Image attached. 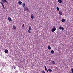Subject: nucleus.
Segmentation results:
<instances>
[{"label":"nucleus","mask_w":73,"mask_h":73,"mask_svg":"<svg viewBox=\"0 0 73 73\" xmlns=\"http://www.w3.org/2000/svg\"><path fill=\"white\" fill-rule=\"evenodd\" d=\"M16 68V67H14V69H15Z\"/></svg>","instance_id":"nucleus-31"},{"label":"nucleus","mask_w":73,"mask_h":73,"mask_svg":"<svg viewBox=\"0 0 73 73\" xmlns=\"http://www.w3.org/2000/svg\"><path fill=\"white\" fill-rule=\"evenodd\" d=\"M18 4L19 5H21V4H22V2L21 1H19L18 2Z\"/></svg>","instance_id":"nucleus-10"},{"label":"nucleus","mask_w":73,"mask_h":73,"mask_svg":"<svg viewBox=\"0 0 73 73\" xmlns=\"http://www.w3.org/2000/svg\"><path fill=\"white\" fill-rule=\"evenodd\" d=\"M59 29L60 30L61 29V26H60V27H59Z\"/></svg>","instance_id":"nucleus-24"},{"label":"nucleus","mask_w":73,"mask_h":73,"mask_svg":"<svg viewBox=\"0 0 73 73\" xmlns=\"http://www.w3.org/2000/svg\"><path fill=\"white\" fill-rule=\"evenodd\" d=\"M25 27V26H24V25L23 24V25L22 26V28H24Z\"/></svg>","instance_id":"nucleus-23"},{"label":"nucleus","mask_w":73,"mask_h":73,"mask_svg":"<svg viewBox=\"0 0 73 73\" xmlns=\"http://www.w3.org/2000/svg\"><path fill=\"white\" fill-rule=\"evenodd\" d=\"M31 30L30 29H29L28 31V32H29V33H31Z\"/></svg>","instance_id":"nucleus-18"},{"label":"nucleus","mask_w":73,"mask_h":73,"mask_svg":"<svg viewBox=\"0 0 73 73\" xmlns=\"http://www.w3.org/2000/svg\"><path fill=\"white\" fill-rule=\"evenodd\" d=\"M3 9H5V7H3Z\"/></svg>","instance_id":"nucleus-30"},{"label":"nucleus","mask_w":73,"mask_h":73,"mask_svg":"<svg viewBox=\"0 0 73 73\" xmlns=\"http://www.w3.org/2000/svg\"><path fill=\"white\" fill-rule=\"evenodd\" d=\"M48 47L49 50H50L51 49V47L50 46H48Z\"/></svg>","instance_id":"nucleus-8"},{"label":"nucleus","mask_w":73,"mask_h":73,"mask_svg":"<svg viewBox=\"0 0 73 73\" xmlns=\"http://www.w3.org/2000/svg\"><path fill=\"white\" fill-rule=\"evenodd\" d=\"M24 9L26 11H27V12H28V11H29V9L28 8H27V7H25Z\"/></svg>","instance_id":"nucleus-2"},{"label":"nucleus","mask_w":73,"mask_h":73,"mask_svg":"<svg viewBox=\"0 0 73 73\" xmlns=\"http://www.w3.org/2000/svg\"><path fill=\"white\" fill-rule=\"evenodd\" d=\"M61 29L62 31H64V30H65V29L64 27H61Z\"/></svg>","instance_id":"nucleus-17"},{"label":"nucleus","mask_w":73,"mask_h":73,"mask_svg":"<svg viewBox=\"0 0 73 73\" xmlns=\"http://www.w3.org/2000/svg\"><path fill=\"white\" fill-rule=\"evenodd\" d=\"M48 70L49 72H50L52 71V69H50V68H49L48 69Z\"/></svg>","instance_id":"nucleus-16"},{"label":"nucleus","mask_w":73,"mask_h":73,"mask_svg":"<svg viewBox=\"0 0 73 73\" xmlns=\"http://www.w3.org/2000/svg\"><path fill=\"white\" fill-rule=\"evenodd\" d=\"M0 3H1V4L2 5V6L4 5H3V3L1 2H0Z\"/></svg>","instance_id":"nucleus-21"},{"label":"nucleus","mask_w":73,"mask_h":73,"mask_svg":"<svg viewBox=\"0 0 73 73\" xmlns=\"http://www.w3.org/2000/svg\"><path fill=\"white\" fill-rule=\"evenodd\" d=\"M4 1V0H3Z\"/></svg>","instance_id":"nucleus-34"},{"label":"nucleus","mask_w":73,"mask_h":73,"mask_svg":"<svg viewBox=\"0 0 73 73\" xmlns=\"http://www.w3.org/2000/svg\"><path fill=\"white\" fill-rule=\"evenodd\" d=\"M44 68H45V70L46 71H48V69L46 68V66H44Z\"/></svg>","instance_id":"nucleus-14"},{"label":"nucleus","mask_w":73,"mask_h":73,"mask_svg":"<svg viewBox=\"0 0 73 73\" xmlns=\"http://www.w3.org/2000/svg\"><path fill=\"white\" fill-rule=\"evenodd\" d=\"M51 63H52V64H55V62L54 61H52Z\"/></svg>","instance_id":"nucleus-13"},{"label":"nucleus","mask_w":73,"mask_h":73,"mask_svg":"<svg viewBox=\"0 0 73 73\" xmlns=\"http://www.w3.org/2000/svg\"><path fill=\"white\" fill-rule=\"evenodd\" d=\"M71 71L72 72V73H73V68H72V69H71Z\"/></svg>","instance_id":"nucleus-25"},{"label":"nucleus","mask_w":73,"mask_h":73,"mask_svg":"<svg viewBox=\"0 0 73 73\" xmlns=\"http://www.w3.org/2000/svg\"><path fill=\"white\" fill-rule=\"evenodd\" d=\"M56 69L57 70H58V68L57 67H56Z\"/></svg>","instance_id":"nucleus-27"},{"label":"nucleus","mask_w":73,"mask_h":73,"mask_svg":"<svg viewBox=\"0 0 73 73\" xmlns=\"http://www.w3.org/2000/svg\"><path fill=\"white\" fill-rule=\"evenodd\" d=\"M4 1H5L6 3H8V1H6V0H4Z\"/></svg>","instance_id":"nucleus-22"},{"label":"nucleus","mask_w":73,"mask_h":73,"mask_svg":"<svg viewBox=\"0 0 73 73\" xmlns=\"http://www.w3.org/2000/svg\"><path fill=\"white\" fill-rule=\"evenodd\" d=\"M3 3H5V1H3Z\"/></svg>","instance_id":"nucleus-29"},{"label":"nucleus","mask_w":73,"mask_h":73,"mask_svg":"<svg viewBox=\"0 0 73 73\" xmlns=\"http://www.w3.org/2000/svg\"><path fill=\"white\" fill-rule=\"evenodd\" d=\"M58 2L60 3H62V0H58Z\"/></svg>","instance_id":"nucleus-12"},{"label":"nucleus","mask_w":73,"mask_h":73,"mask_svg":"<svg viewBox=\"0 0 73 73\" xmlns=\"http://www.w3.org/2000/svg\"><path fill=\"white\" fill-rule=\"evenodd\" d=\"M5 53H7L8 52V50H7L6 49L5 50Z\"/></svg>","instance_id":"nucleus-6"},{"label":"nucleus","mask_w":73,"mask_h":73,"mask_svg":"<svg viewBox=\"0 0 73 73\" xmlns=\"http://www.w3.org/2000/svg\"><path fill=\"white\" fill-rule=\"evenodd\" d=\"M42 73H45V71H44V70H43V71L42 72Z\"/></svg>","instance_id":"nucleus-26"},{"label":"nucleus","mask_w":73,"mask_h":73,"mask_svg":"<svg viewBox=\"0 0 73 73\" xmlns=\"http://www.w3.org/2000/svg\"><path fill=\"white\" fill-rule=\"evenodd\" d=\"M31 19H34V16L33 14H32L31 15Z\"/></svg>","instance_id":"nucleus-3"},{"label":"nucleus","mask_w":73,"mask_h":73,"mask_svg":"<svg viewBox=\"0 0 73 73\" xmlns=\"http://www.w3.org/2000/svg\"><path fill=\"white\" fill-rule=\"evenodd\" d=\"M56 9H57V11H59V8H58V7H57Z\"/></svg>","instance_id":"nucleus-20"},{"label":"nucleus","mask_w":73,"mask_h":73,"mask_svg":"<svg viewBox=\"0 0 73 73\" xmlns=\"http://www.w3.org/2000/svg\"><path fill=\"white\" fill-rule=\"evenodd\" d=\"M8 19L9 20V21H10V22H11V21H12V19H11L10 17H9L8 18Z\"/></svg>","instance_id":"nucleus-4"},{"label":"nucleus","mask_w":73,"mask_h":73,"mask_svg":"<svg viewBox=\"0 0 73 73\" xmlns=\"http://www.w3.org/2000/svg\"><path fill=\"white\" fill-rule=\"evenodd\" d=\"M13 28L14 29H16V27H15V26L13 27Z\"/></svg>","instance_id":"nucleus-19"},{"label":"nucleus","mask_w":73,"mask_h":73,"mask_svg":"<svg viewBox=\"0 0 73 73\" xmlns=\"http://www.w3.org/2000/svg\"><path fill=\"white\" fill-rule=\"evenodd\" d=\"M22 5H23V7H24L26 5L25 3L22 4Z\"/></svg>","instance_id":"nucleus-9"},{"label":"nucleus","mask_w":73,"mask_h":73,"mask_svg":"<svg viewBox=\"0 0 73 73\" xmlns=\"http://www.w3.org/2000/svg\"><path fill=\"white\" fill-rule=\"evenodd\" d=\"M65 19H62V22H65Z\"/></svg>","instance_id":"nucleus-11"},{"label":"nucleus","mask_w":73,"mask_h":73,"mask_svg":"<svg viewBox=\"0 0 73 73\" xmlns=\"http://www.w3.org/2000/svg\"><path fill=\"white\" fill-rule=\"evenodd\" d=\"M56 30V27L54 26L53 28L51 29V31L52 32H54Z\"/></svg>","instance_id":"nucleus-1"},{"label":"nucleus","mask_w":73,"mask_h":73,"mask_svg":"<svg viewBox=\"0 0 73 73\" xmlns=\"http://www.w3.org/2000/svg\"><path fill=\"white\" fill-rule=\"evenodd\" d=\"M29 29H30L31 30V26H29Z\"/></svg>","instance_id":"nucleus-15"},{"label":"nucleus","mask_w":73,"mask_h":73,"mask_svg":"<svg viewBox=\"0 0 73 73\" xmlns=\"http://www.w3.org/2000/svg\"><path fill=\"white\" fill-rule=\"evenodd\" d=\"M2 7L3 8H4V5H3V6H2Z\"/></svg>","instance_id":"nucleus-28"},{"label":"nucleus","mask_w":73,"mask_h":73,"mask_svg":"<svg viewBox=\"0 0 73 73\" xmlns=\"http://www.w3.org/2000/svg\"><path fill=\"white\" fill-rule=\"evenodd\" d=\"M50 53H51V54H53L54 53V51H53V50H52L51 51Z\"/></svg>","instance_id":"nucleus-7"},{"label":"nucleus","mask_w":73,"mask_h":73,"mask_svg":"<svg viewBox=\"0 0 73 73\" xmlns=\"http://www.w3.org/2000/svg\"><path fill=\"white\" fill-rule=\"evenodd\" d=\"M70 73H72V72H71Z\"/></svg>","instance_id":"nucleus-33"},{"label":"nucleus","mask_w":73,"mask_h":73,"mask_svg":"<svg viewBox=\"0 0 73 73\" xmlns=\"http://www.w3.org/2000/svg\"><path fill=\"white\" fill-rule=\"evenodd\" d=\"M47 72L48 73H49V72H48V71L47 70Z\"/></svg>","instance_id":"nucleus-32"},{"label":"nucleus","mask_w":73,"mask_h":73,"mask_svg":"<svg viewBox=\"0 0 73 73\" xmlns=\"http://www.w3.org/2000/svg\"><path fill=\"white\" fill-rule=\"evenodd\" d=\"M59 13L60 15H62V12L61 11H59Z\"/></svg>","instance_id":"nucleus-5"}]
</instances>
